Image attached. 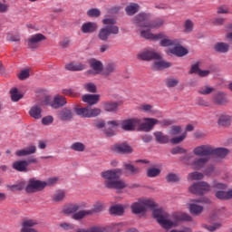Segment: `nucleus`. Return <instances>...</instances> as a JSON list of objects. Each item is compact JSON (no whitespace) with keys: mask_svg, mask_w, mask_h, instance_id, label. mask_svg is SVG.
<instances>
[{"mask_svg":"<svg viewBox=\"0 0 232 232\" xmlns=\"http://www.w3.org/2000/svg\"><path fill=\"white\" fill-rule=\"evenodd\" d=\"M133 24L137 28H140V35L144 39L158 41V39H162L164 37L163 33L153 34L150 32L153 28H160V26L164 24V20L160 18L150 22V14L140 13L133 18Z\"/></svg>","mask_w":232,"mask_h":232,"instance_id":"nucleus-1","label":"nucleus"},{"mask_svg":"<svg viewBox=\"0 0 232 232\" xmlns=\"http://www.w3.org/2000/svg\"><path fill=\"white\" fill-rule=\"evenodd\" d=\"M152 215L158 224L164 229H171V227H177L180 222H191L193 220V218L188 213L174 212L169 215L162 208L152 211Z\"/></svg>","mask_w":232,"mask_h":232,"instance_id":"nucleus-2","label":"nucleus"},{"mask_svg":"<svg viewBox=\"0 0 232 232\" xmlns=\"http://www.w3.org/2000/svg\"><path fill=\"white\" fill-rule=\"evenodd\" d=\"M103 24H106L107 26L104 28H102L98 34V37L101 41H108V38L110 35L114 34L117 35L119 34V27L115 25V19L113 18H105L102 21Z\"/></svg>","mask_w":232,"mask_h":232,"instance_id":"nucleus-3","label":"nucleus"},{"mask_svg":"<svg viewBox=\"0 0 232 232\" xmlns=\"http://www.w3.org/2000/svg\"><path fill=\"white\" fill-rule=\"evenodd\" d=\"M55 182H57V178L49 179L47 182L31 179L25 190L27 193H37V191H43L47 186H52V184H55Z\"/></svg>","mask_w":232,"mask_h":232,"instance_id":"nucleus-4","label":"nucleus"},{"mask_svg":"<svg viewBox=\"0 0 232 232\" xmlns=\"http://www.w3.org/2000/svg\"><path fill=\"white\" fill-rule=\"evenodd\" d=\"M155 208H157V203H155L153 199L148 198L140 199L138 202H134L130 206V209L135 215L144 213L146 209H152L155 211L157 209Z\"/></svg>","mask_w":232,"mask_h":232,"instance_id":"nucleus-5","label":"nucleus"},{"mask_svg":"<svg viewBox=\"0 0 232 232\" xmlns=\"http://www.w3.org/2000/svg\"><path fill=\"white\" fill-rule=\"evenodd\" d=\"M122 175V169H115L102 172L101 177L104 180L105 188L111 187V183Z\"/></svg>","mask_w":232,"mask_h":232,"instance_id":"nucleus-6","label":"nucleus"},{"mask_svg":"<svg viewBox=\"0 0 232 232\" xmlns=\"http://www.w3.org/2000/svg\"><path fill=\"white\" fill-rule=\"evenodd\" d=\"M199 204H211V200L206 198L200 199H193L192 203L188 204V211L191 213V215H195L196 217L202 215L204 207Z\"/></svg>","mask_w":232,"mask_h":232,"instance_id":"nucleus-7","label":"nucleus"},{"mask_svg":"<svg viewBox=\"0 0 232 232\" xmlns=\"http://www.w3.org/2000/svg\"><path fill=\"white\" fill-rule=\"evenodd\" d=\"M101 109L99 108H76L75 113L79 115V117H83L85 119H92L93 117H99L101 115Z\"/></svg>","mask_w":232,"mask_h":232,"instance_id":"nucleus-8","label":"nucleus"},{"mask_svg":"<svg viewBox=\"0 0 232 232\" xmlns=\"http://www.w3.org/2000/svg\"><path fill=\"white\" fill-rule=\"evenodd\" d=\"M188 190L190 193H193L194 195H204V193H208V191H211V185H209L206 181H200L192 184Z\"/></svg>","mask_w":232,"mask_h":232,"instance_id":"nucleus-9","label":"nucleus"},{"mask_svg":"<svg viewBox=\"0 0 232 232\" xmlns=\"http://www.w3.org/2000/svg\"><path fill=\"white\" fill-rule=\"evenodd\" d=\"M159 120L155 118H143L140 119V124L138 125V130L140 131H151L155 125L159 124Z\"/></svg>","mask_w":232,"mask_h":232,"instance_id":"nucleus-10","label":"nucleus"},{"mask_svg":"<svg viewBox=\"0 0 232 232\" xmlns=\"http://www.w3.org/2000/svg\"><path fill=\"white\" fill-rule=\"evenodd\" d=\"M139 124H140V119L139 118L127 119L121 122V126L124 131H135L139 128Z\"/></svg>","mask_w":232,"mask_h":232,"instance_id":"nucleus-11","label":"nucleus"},{"mask_svg":"<svg viewBox=\"0 0 232 232\" xmlns=\"http://www.w3.org/2000/svg\"><path fill=\"white\" fill-rule=\"evenodd\" d=\"M43 41H46V36L43 34H33L27 39V46L32 50H35Z\"/></svg>","mask_w":232,"mask_h":232,"instance_id":"nucleus-12","label":"nucleus"},{"mask_svg":"<svg viewBox=\"0 0 232 232\" xmlns=\"http://www.w3.org/2000/svg\"><path fill=\"white\" fill-rule=\"evenodd\" d=\"M138 59L140 61H151L160 59V54L151 49H144L138 54Z\"/></svg>","mask_w":232,"mask_h":232,"instance_id":"nucleus-13","label":"nucleus"},{"mask_svg":"<svg viewBox=\"0 0 232 232\" xmlns=\"http://www.w3.org/2000/svg\"><path fill=\"white\" fill-rule=\"evenodd\" d=\"M194 155H197L198 157H207L209 159L213 155V147L208 146V145H202L199 147H197L193 150Z\"/></svg>","mask_w":232,"mask_h":232,"instance_id":"nucleus-14","label":"nucleus"},{"mask_svg":"<svg viewBox=\"0 0 232 232\" xmlns=\"http://www.w3.org/2000/svg\"><path fill=\"white\" fill-rule=\"evenodd\" d=\"M167 53H172L177 57H184V55H188V49L182 47V45H180L178 40L176 44L169 51H167Z\"/></svg>","mask_w":232,"mask_h":232,"instance_id":"nucleus-15","label":"nucleus"},{"mask_svg":"<svg viewBox=\"0 0 232 232\" xmlns=\"http://www.w3.org/2000/svg\"><path fill=\"white\" fill-rule=\"evenodd\" d=\"M89 64L92 70L88 71L89 75H99L102 72V63L96 59H92L89 61Z\"/></svg>","mask_w":232,"mask_h":232,"instance_id":"nucleus-16","label":"nucleus"},{"mask_svg":"<svg viewBox=\"0 0 232 232\" xmlns=\"http://www.w3.org/2000/svg\"><path fill=\"white\" fill-rule=\"evenodd\" d=\"M121 126V121L117 120L109 121L106 125L105 133L108 137L115 135L117 128Z\"/></svg>","mask_w":232,"mask_h":232,"instance_id":"nucleus-17","label":"nucleus"},{"mask_svg":"<svg viewBox=\"0 0 232 232\" xmlns=\"http://www.w3.org/2000/svg\"><path fill=\"white\" fill-rule=\"evenodd\" d=\"M37 147L35 145L31 144L26 148L18 150L15 151L16 157H28V155H34V153H36Z\"/></svg>","mask_w":232,"mask_h":232,"instance_id":"nucleus-18","label":"nucleus"},{"mask_svg":"<svg viewBox=\"0 0 232 232\" xmlns=\"http://www.w3.org/2000/svg\"><path fill=\"white\" fill-rule=\"evenodd\" d=\"M82 208H86V203L70 204L64 207L63 213L65 215H72V213H75L79 211V209H82Z\"/></svg>","mask_w":232,"mask_h":232,"instance_id":"nucleus-19","label":"nucleus"},{"mask_svg":"<svg viewBox=\"0 0 232 232\" xmlns=\"http://www.w3.org/2000/svg\"><path fill=\"white\" fill-rule=\"evenodd\" d=\"M98 28L99 26L95 22H87L82 24L81 32L82 34H93L94 32H97Z\"/></svg>","mask_w":232,"mask_h":232,"instance_id":"nucleus-20","label":"nucleus"},{"mask_svg":"<svg viewBox=\"0 0 232 232\" xmlns=\"http://www.w3.org/2000/svg\"><path fill=\"white\" fill-rule=\"evenodd\" d=\"M171 67V63L162 60V56H160L159 59H154L152 63V70H165V68Z\"/></svg>","mask_w":232,"mask_h":232,"instance_id":"nucleus-21","label":"nucleus"},{"mask_svg":"<svg viewBox=\"0 0 232 232\" xmlns=\"http://www.w3.org/2000/svg\"><path fill=\"white\" fill-rule=\"evenodd\" d=\"M65 68L69 72H82L86 70V65L81 62H71L65 65Z\"/></svg>","mask_w":232,"mask_h":232,"instance_id":"nucleus-22","label":"nucleus"},{"mask_svg":"<svg viewBox=\"0 0 232 232\" xmlns=\"http://www.w3.org/2000/svg\"><path fill=\"white\" fill-rule=\"evenodd\" d=\"M113 150L116 153H122L123 155L133 153V148L127 143L117 144L114 146Z\"/></svg>","mask_w":232,"mask_h":232,"instance_id":"nucleus-23","label":"nucleus"},{"mask_svg":"<svg viewBox=\"0 0 232 232\" xmlns=\"http://www.w3.org/2000/svg\"><path fill=\"white\" fill-rule=\"evenodd\" d=\"M101 96L99 94H85L82 96V101L89 104V106H93V104H97Z\"/></svg>","mask_w":232,"mask_h":232,"instance_id":"nucleus-24","label":"nucleus"},{"mask_svg":"<svg viewBox=\"0 0 232 232\" xmlns=\"http://www.w3.org/2000/svg\"><path fill=\"white\" fill-rule=\"evenodd\" d=\"M13 169L21 172L30 171L28 169V162L26 160H17L13 163Z\"/></svg>","mask_w":232,"mask_h":232,"instance_id":"nucleus-25","label":"nucleus"},{"mask_svg":"<svg viewBox=\"0 0 232 232\" xmlns=\"http://www.w3.org/2000/svg\"><path fill=\"white\" fill-rule=\"evenodd\" d=\"M66 104V98L63 95H56L51 103L52 108L57 110V108H63Z\"/></svg>","mask_w":232,"mask_h":232,"instance_id":"nucleus-26","label":"nucleus"},{"mask_svg":"<svg viewBox=\"0 0 232 232\" xmlns=\"http://www.w3.org/2000/svg\"><path fill=\"white\" fill-rule=\"evenodd\" d=\"M42 113H43V109L39 105H34L31 107V109L29 110V115L33 119H36V120L42 119L43 117Z\"/></svg>","mask_w":232,"mask_h":232,"instance_id":"nucleus-27","label":"nucleus"},{"mask_svg":"<svg viewBox=\"0 0 232 232\" xmlns=\"http://www.w3.org/2000/svg\"><path fill=\"white\" fill-rule=\"evenodd\" d=\"M58 117L60 121H72L73 118V113L68 108H64L59 111Z\"/></svg>","mask_w":232,"mask_h":232,"instance_id":"nucleus-28","label":"nucleus"},{"mask_svg":"<svg viewBox=\"0 0 232 232\" xmlns=\"http://www.w3.org/2000/svg\"><path fill=\"white\" fill-rule=\"evenodd\" d=\"M215 195L216 198H218V200H231L232 189H228L227 191L218 190Z\"/></svg>","mask_w":232,"mask_h":232,"instance_id":"nucleus-29","label":"nucleus"},{"mask_svg":"<svg viewBox=\"0 0 232 232\" xmlns=\"http://www.w3.org/2000/svg\"><path fill=\"white\" fill-rule=\"evenodd\" d=\"M208 161H209V158L208 157L198 158L192 162V166L194 169H201V168H204V166H206V164Z\"/></svg>","mask_w":232,"mask_h":232,"instance_id":"nucleus-30","label":"nucleus"},{"mask_svg":"<svg viewBox=\"0 0 232 232\" xmlns=\"http://www.w3.org/2000/svg\"><path fill=\"white\" fill-rule=\"evenodd\" d=\"M124 227V223H112L105 227V232H121Z\"/></svg>","mask_w":232,"mask_h":232,"instance_id":"nucleus-31","label":"nucleus"},{"mask_svg":"<svg viewBox=\"0 0 232 232\" xmlns=\"http://www.w3.org/2000/svg\"><path fill=\"white\" fill-rule=\"evenodd\" d=\"M229 154V150L225 148H218L213 149L212 148V155H215L216 157H219V159H224V157H227Z\"/></svg>","mask_w":232,"mask_h":232,"instance_id":"nucleus-32","label":"nucleus"},{"mask_svg":"<svg viewBox=\"0 0 232 232\" xmlns=\"http://www.w3.org/2000/svg\"><path fill=\"white\" fill-rule=\"evenodd\" d=\"M212 100L215 104H226V102H227V100L226 99V94L220 92L214 94Z\"/></svg>","mask_w":232,"mask_h":232,"instance_id":"nucleus-33","label":"nucleus"},{"mask_svg":"<svg viewBox=\"0 0 232 232\" xmlns=\"http://www.w3.org/2000/svg\"><path fill=\"white\" fill-rule=\"evenodd\" d=\"M124 209H126V206L115 205L110 208V213L111 215H117L118 217H121V215L124 214Z\"/></svg>","mask_w":232,"mask_h":232,"instance_id":"nucleus-34","label":"nucleus"},{"mask_svg":"<svg viewBox=\"0 0 232 232\" xmlns=\"http://www.w3.org/2000/svg\"><path fill=\"white\" fill-rule=\"evenodd\" d=\"M154 137L156 138V140L160 144H166L169 142V137H168V135H164L160 131L154 132Z\"/></svg>","mask_w":232,"mask_h":232,"instance_id":"nucleus-35","label":"nucleus"},{"mask_svg":"<svg viewBox=\"0 0 232 232\" xmlns=\"http://www.w3.org/2000/svg\"><path fill=\"white\" fill-rule=\"evenodd\" d=\"M119 103L115 102H108L103 103V109L105 111H117Z\"/></svg>","mask_w":232,"mask_h":232,"instance_id":"nucleus-36","label":"nucleus"},{"mask_svg":"<svg viewBox=\"0 0 232 232\" xmlns=\"http://www.w3.org/2000/svg\"><path fill=\"white\" fill-rule=\"evenodd\" d=\"M161 39L160 44V46L168 47V46H172V48L177 44L178 40H171L169 38H166V34H164L163 38Z\"/></svg>","mask_w":232,"mask_h":232,"instance_id":"nucleus-37","label":"nucleus"},{"mask_svg":"<svg viewBox=\"0 0 232 232\" xmlns=\"http://www.w3.org/2000/svg\"><path fill=\"white\" fill-rule=\"evenodd\" d=\"M140 6L138 4H130L125 8L127 15H135L139 12Z\"/></svg>","mask_w":232,"mask_h":232,"instance_id":"nucleus-38","label":"nucleus"},{"mask_svg":"<svg viewBox=\"0 0 232 232\" xmlns=\"http://www.w3.org/2000/svg\"><path fill=\"white\" fill-rule=\"evenodd\" d=\"M92 211L90 210H82L79 212H76L72 215L73 220H81L84 218V217H88V215H92Z\"/></svg>","mask_w":232,"mask_h":232,"instance_id":"nucleus-39","label":"nucleus"},{"mask_svg":"<svg viewBox=\"0 0 232 232\" xmlns=\"http://www.w3.org/2000/svg\"><path fill=\"white\" fill-rule=\"evenodd\" d=\"M126 188V182L122 180H117L114 179V181L111 183V186L109 187V189H124Z\"/></svg>","mask_w":232,"mask_h":232,"instance_id":"nucleus-40","label":"nucleus"},{"mask_svg":"<svg viewBox=\"0 0 232 232\" xmlns=\"http://www.w3.org/2000/svg\"><path fill=\"white\" fill-rule=\"evenodd\" d=\"M11 93V99L14 101V102H17L18 101H21L23 99V94L17 91V88H13L10 91Z\"/></svg>","mask_w":232,"mask_h":232,"instance_id":"nucleus-41","label":"nucleus"},{"mask_svg":"<svg viewBox=\"0 0 232 232\" xmlns=\"http://www.w3.org/2000/svg\"><path fill=\"white\" fill-rule=\"evenodd\" d=\"M140 111H144V113H157V111L153 110V105L143 103L140 106Z\"/></svg>","mask_w":232,"mask_h":232,"instance_id":"nucleus-42","label":"nucleus"},{"mask_svg":"<svg viewBox=\"0 0 232 232\" xmlns=\"http://www.w3.org/2000/svg\"><path fill=\"white\" fill-rule=\"evenodd\" d=\"M216 52H220L221 53H226L229 50V45L226 43H218L215 45Z\"/></svg>","mask_w":232,"mask_h":232,"instance_id":"nucleus-43","label":"nucleus"},{"mask_svg":"<svg viewBox=\"0 0 232 232\" xmlns=\"http://www.w3.org/2000/svg\"><path fill=\"white\" fill-rule=\"evenodd\" d=\"M71 150L73 151L82 152L86 150V146L82 142H74L71 145Z\"/></svg>","mask_w":232,"mask_h":232,"instance_id":"nucleus-44","label":"nucleus"},{"mask_svg":"<svg viewBox=\"0 0 232 232\" xmlns=\"http://www.w3.org/2000/svg\"><path fill=\"white\" fill-rule=\"evenodd\" d=\"M202 179H204V174L200 172H191L188 176V180L190 182L193 180H202Z\"/></svg>","mask_w":232,"mask_h":232,"instance_id":"nucleus-45","label":"nucleus"},{"mask_svg":"<svg viewBox=\"0 0 232 232\" xmlns=\"http://www.w3.org/2000/svg\"><path fill=\"white\" fill-rule=\"evenodd\" d=\"M218 124H220V126H228V124H231V116L221 115L218 120Z\"/></svg>","mask_w":232,"mask_h":232,"instance_id":"nucleus-46","label":"nucleus"},{"mask_svg":"<svg viewBox=\"0 0 232 232\" xmlns=\"http://www.w3.org/2000/svg\"><path fill=\"white\" fill-rule=\"evenodd\" d=\"M212 92H215V88L205 85L198 89L200 95H209Z\"/></svg>","mask_w":232,"mask_h":232,"instance_id":"nucleus-47","label":"nucleus"},{"mask_svg":"<svg viewBox=\"0 0 232 232\" xmlns=\"http://www.w3.org/2000/svg\"><path fill=\"white\" fill-rule=\"evenodd\" d=\"M159 175H160V169L150 168L147 170V176L150 177V179H153L154 177H159Z\"/></svg>","mask_w":232,"mask_h":232,"instance_id":"nucleus-48","label":"nucleus"},{"mask_svg":"<svg viewBox=\"0 0 232 232\" xmlns=\"http://www.w3.org/2000/svg\"><path fill=\"white\" fill-rule=\"evenodd\" d=\"M193 21L191 20H186L184 24V32L185 34H190V32H193Z\"/></svg>","mask_w":232,"mask_h":232,"instance_id":"nucleus-49","label":"nucleus"},{"mask_svg":"<svg viewBox=\"0 0 232 232\" xmlns=\"http://www.w3.org/2000/svg\"><path fill=\"white\" fill-rule=\"evenodd\" d=\"M179 84V79L177 78H168L166 80L167 88H175Z\"/></svg>","mask_w":232,"mask_h":232,"instance_id":"nucleus-50","label":"nucleus"},{"mask_svg":"<svg viewBox=\"0 0 232 232\" xmlns=\"http://www.w3.org/2000/svg\"><path fill=\"white\" fill-rule=\"evenodd\" d=\"M65 196L66 194L63 192V190H58L55 192L53 196V200L54 202H61V200L64 199Z\"/></svg>","mask_w":232,"mask_h":232,"instance_id":"nucleus-51","label":"nucleus"},{"mask_svg":"<svg viewBox=\"0 0 232 232\" xmlns=\"http://www.w3.org/2000/svg\"><path fill=\"white\" fill-rule=\"evenodd\" d=\"M187 135L188 134L186 132H184L179 136L172 138L170 140L171 144H179V142H182V140H184V139H186Z\"/></svg>","mask_w":232,"mask_h":232,"instance_id":"nucleus-52","label":"nucleus"},{"mask_svg":"<svg viewBox=\"0 0 232 232\" xmlns=\"http://www.w3.org/2000/svg\"><path fill=\"white\" fill-rule=\"evenodd\" d=\"M167 182H179L180 180V178H179V175L175 173H169L166 177Z\"/></svg>","mask_w":232,"mask_h":232,"instance_id":"nucleus-53","label":"nucleus"},{"mask_svg":"<svg viewBox=\"0 0 232 232\" xmlns=\"http://www.w3.org/2000/svg\"><path fill=\"white\" fill-rule=\"evenodd\" d=\"M102 209H104V205L101 202H97L93 205V208L89 211H92V215H93V213H100V211H102Z\"/></svg>","mask_w":232,"mask_h":232,"instance_id":"nucleus-54","label":"nucleus"},{"mask_svg":"<svg viewBox=\"0 0 232 232\" xmlns=\"http://www.w3.org/2000/svg\"><path fill=\"white\" fill-rule=\"evenodd\" d=\"M84 89L86 90V92H89L90 93H95V92H97V86L94 85L93 82L85 83Z\"/></svg>","mask_w":232,"mask_h":232,"instance_id":"nucleus-55","label":"nucleus"},{"mask_svg":"<svg viewBox=\"0 0 232 232\" xmlns=\"http://www.w3.org/2000/svg\"><path fill=\"white\" fill-rule=\"evenodd\" d=\"M87 15L89 17H99V15H101V11L97 8H92L87 11Z\"/></svg>","mask_w":232,"mask_h":232,"instance_id":"nucleus-56","label":"nucleus"},{"mask_svg":"<svg viewBox=\"0 0 232 232\" xmlns=\"http://www.w3.org/2000/svg\"><path fill=\"white\" fill-rule=\"evenodd\" d=\"M221 226H222V224H220V223H216L211 226H208V225L204 224L203 227L205 229H208V231L213 232V231H217V229H218Z\"/></svg>","mask_w":232,"mask_h":232,"instance_id":"nucleus-57","label":"nucleus"},{"mask_svg":"<svg viewBox=\"0 0 232 232\" xmlns=\"http://www.w3.org/2000/svg\"><path fill=\"white\" fill-rule=\"evenodd\" d=\"M124 169L128 173H131V175H135V173H139V169H135L131 164H125Z\"/></svg>","mask_w":232,"mask_h":232,"instance_id":"nucleus-58","label":"nucleus"},{"mask_svg":"<svg viewBox=\"0 0 232 232\" xmlns=\"http://www.w3.org/2000/svg\"><path fill=\"white\" fill-rule=\"evenodd\" d=\"M30 77V71L28 69L22 70L18 74V78L20 81H24V79H28Z\"/></svg>","mask_w":232,"mask_h":232,"instance_id":"nucleus-59","label":"nucleus"},{"mask_svg":"<svg viewBox=\"0 0 232 232\" xmlns=\"http://www.w3.org/2000/svg\"><path fill=\"white\" fill-rule=\"evenodd\" d=\"M52 122H53V117L52 116H45L42 119V124H44V126H50Z\"/></svg>","mask_w":232,"mask_h":232,"instance_id":"nucleus-60","label":"nucleus"},{"mask_svg":"<svg viewBox=\"0 0 232 232\" xmlns=\"http://www.w3.org/2000/svg\"><path fill=\"white\" fill-rule=\"evenodd\" d=\"M60 227H62V229H64L65 231H70V229H75V226L73 224L66 222L60 224Z\"/></svg>","mask_w":232,"mask_h":232,"instance_id":"nucleus-61","label":"nucleus"},{"mask_svg":"<svg viewBox=\"0 0 232 232\" xmlns=\"http://www.w3.org/2000/svg\"><path fill=\"white\" fill-rule=\"evenodd\" d=\"M8 8L10 5L5 2H0V14H5V12H8Z\"/></svg>","mask_w":232,"mask_h":232,"instance_id":"nucleus-62","label":"nucleus"},{"mask_svg":"<svg viewBox=\"0 0 232 232\" xmlns=\"http://www.w3.org/2000/svg\"><path fill=\"white\" fill-rule=\"evenodd\" d=\"M182 131V128H180V126H173L170 130V135L174 136V135H179V133H180Z\"/></svg>","mask_w":232,"mask_h":232,"instance_id":"nucleus-63","label":"nucleus"},{"mask_svg":"<svg viewBox=\"0 0 232 232\" xmlns=\"http://www.w3.org/2000/svg\"><path fill=\"white\" fill-rule=\"evenodd\" d=\"M87 232H106V230H105V227H92L87 229Z\"/></svg>","mask_w":232,"mask_h":232,"instance_id":"nucleus-64","label":"nucleus"}]
</instances>
